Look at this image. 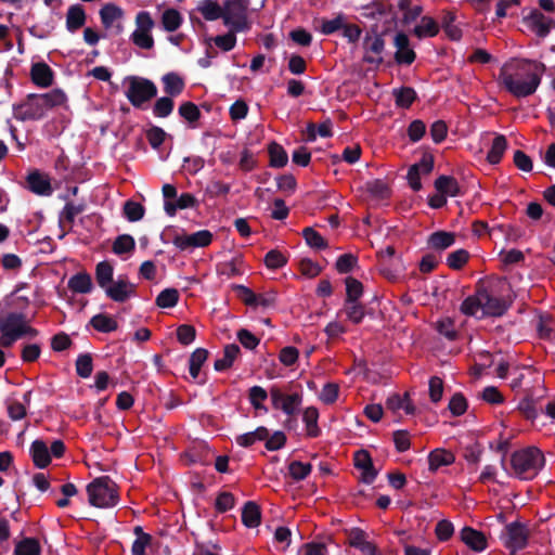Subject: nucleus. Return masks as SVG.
<instances>
[{
    "label": "nucleus",
    "instance_id": "f257e3e1",
    "mask_svg": "<svg viewBox=\"0 0 555 555\" xmlns=\"http://www.w3.org/2000/svg\"><path fill=\"white\" fill-rule=\"evenodd\" d=\"M543 73L541 63L513 59L502 66L498 82L517 98L528 96L539 87Z\"/></svg>",
    "mask_w": 555,
    "mask_h": 555
},
{
    "label": "nucleus",
    "instance_id": "f03ea898",
    "mask_svg": "<svg viewBox=\"0 0 555 555\" xmlns=\"http://www.w3.org/2000/svg\"><path fill=\"white\" fill-rule=\"evenodd\" d=\"M508 307V300L487 289L478 291L474 296L466 298L461 305V311L475 318L500 317Z\"/></svg>",
    "mask_w": 555,
    "mask_h": 555
},
{
    "label": "nucleus",
    "instance_id": "7ed1b4c3",
    "mask_svg": "<svg viewBox=\"0 0 555 555\" xmlns=\"http://www.w3.org/2000/svg\"><path fill=\"white\" fill-rule=\"evenodd\" d=\"M513 473L522 479L533 478L544 465L540 450L527 448L513 453L511 459Z\"/></svg>",
    "mask_w": 555,
    "mask_h": 555
},
{
    "label": "nucleus",
    "instance_id": "20e7f679",
    "mask_svg": "<svg viewBox=\"0 0 555 555\" xmlns=\"http://www.w3.org/2000/svg\"><path fill=\"white\" fill-rule=\"evenodd\" d=\"M89 503L98 508L114 507L119 500L116 485L107 477H100L87 487Z\"/></svg>",
    "mask_w": 555,
    "mask_h": 555
},
{
    "label": "nucleus",
    "instance_id": "39448f33",
    "mask_svg": "<svg viewBox=\"0 0 555 555\" xmlns=\"http://www.w3.org/2000/svg\"><path fill=\"white\" fill-rule=\"evenodd\" d=\"M0 345L4 347L11 346L22 337L36 335V331L20 314H10L3 319L0 322Z\"/></svg>",
    "mask_w": 555,
    "mask_h": 555
},
{
    "label": "nucleus",
    "instance_id": "423d86ee",
    "mask_svg": "<svg viewBox=\"0 0 555 555\" xmlns=\"http://www.w3.org/2000/svg\"><path fill=\"white\" fill-rule=\"evenodd\" d=\"M135 28L130 35L134 46L143 50H151L154 47L152 35L155 22L147 11H140L134 18Z\"/></svg>",
    "mask_w": 555,
    "mask_h": 555
},
{
    "label": "nucleus",
    "instance_id": "0eeeda50",
    "mask_svg": "<svg viewBox=\"0 0 555 555\" xmlns=\"http://www.w3.org/2000/svg\"><path fill=\"white\" fill-rule=\"evenodd\" d=\"M247 0H227L222 13L224 25L232 31L244 29L247 21Z\"/></svg>",
    "mask_w": 555,
    "mask_h": 555
},
{
    "label": "nucleus",
    "instance_id": "6e6552de",
    "mask_svg": "<svg viewBox=\"0 0 555 555\" xmlns=\"http://www.w3.org/2000/svg\"><path fill=\"white\" fill-rule=\"evenodd\" d=\"M127 82L128 89L126 96L134 106L141 105L156 94V87L146 79L130 77L127 79Z\"/></svg>",
    "mask_w": 555,
    "mask_h": 555
},
{
    "label": "nucleus",
    "instance_id": "1a4fd4ad",
    "mask_svg": "<svg viewBox=\"0 0 555 555\" xmlns=\"http://www.w3.org/2000/svg\"><path fill=\"white\" fill-rule=\"evenodd\" d=\"M13 114L18 120H38L43 118L48 111L39 95H30L22 104L14 106Z\"/></svg>",
    "mask_w": 555,
    "mask_h": 555
},
{
    "label": "nucleus",
    "instance_id": "9d476101",
    "mask_svg": "<svg viewBox=\"0 0 555 555\" xmlns=\"http://www.w3.org/2000/svg\"><path fill=\"white\" fill-rule=\"evenodd\" d=\"M212 241V233L208 230H201L194 233L177 234L172 243L180 250H192L208 246Z\"/></svg>",
    "mask_w": 555,
    "mask_h": 555
},
{
    "label": "nucleus",
    "instance_id": "9b49d317",
    "mask_svg": "<svg viewBox=\"0 0 555 555\" xmlns=\"http://www.w3.org/2000/svg\"><path fill=\"white\" fill-rule=\"evenodd\" d=\"M101 23L106 29H113L116 34L124 31L125 11L115 3L104 4L100 12Z\"/></svg>",
    "mask_w": 555,
    "mask_h": 555
},
{
    "label": "nucleus",
    "instance_id": "f8f14e48",
    "mask_svg": "<svg viewBox=\"0 0 555 555\" xmlns=\"http://www.w3.org/2000/svg\"><path fill=\"white\" fill-rule=\"evenodd\" d=\"M524 25L539 37H545L555 26V22L533 9L522 17Z\"/></svg>",
    "mask_w": 555,
    "mask_h": 555
},
{
    "label": "nucleus",
    "instance_id": "ddd939ff",
    "mask_svg": "<svg viewBox=\"0 0 555 555\" xmlns=\"http://www.w3.org/2000/svg\"><path fill=\"white\" fill-rule=\"evenodd\" d=\"M365 62L371 64H380L383 62V51L385 41L377 33L367 34L363 40Z\"/></svg>",
    "mask_w": 555,
    "mask_h": 555
},
{
    "label": "nucleus",
    "instance_id": "4468645a",
    "mask_svg": "<svg viewBox=\"0 0 555 555\" xmlns=\"http://www.w3.org/2000/svg\"><path fill=\"white\" fill-rule=\"evenodd\" d=\"M270 395L273 406L282 410L287 415H294L302 402L299 393L284 395L278 388H272Z\"/></svg>",
    "mask_w": 555,
    "mask_h": 555
},
{
    "label": "nucleus",
    "instance_id": "2eb2a0df",
    "mask_svg": "<svg viewBox=\"0 0 555 555\" xmlns=\"http://www.w3.org/2000/svg\"><path fill=\"white\" fill-rule=\"evenodd\" d=\"M348 544L360 551L362 555H380L375 543L369 540L367 534L359 529L351 528L347 531Z\"/></svg>",
    "mask_w": 555,
    "mask_h": 555
},
{
    "label": "nucleus",
    "instance_id": "dca6fc26",
    "mask_svg": "<svg viewBox=\"0 0 555 555\" xmlns=\"http://www.w3.org/2000/svg\"><path fill=\"white\" fill-rule=\"evenodd\" d=\"M503 540L505 546L512 551L522 548L527 543V530L519 524H509L505 527Z\"/></svg>",
    "mask_w": 555,
    "mask_h": 555
},
{
    "label": "nucleus",
    "instance_id": "f3484780",
    "mask_svg": "<svg viewBox=\"0 0 555 555\" xmlns=\"http://www.w3.org/2000/svg\"><path fill=\"white\" fill-rule=\"evenodd\" d=\"M433 166V158L430 156H424L420 163L410 167L408 172V181L414 191L421 190V176L428 175L431 171Z\"/></svg>",
    "mask_w": 555,
    "mask_h": 555
},
{
    "label": "nucleus",
    "instance_id": "a211bd4d",
    "mask_svg": "<svg viewBox=\"0 0 555 555\" xmlns=\"http://www.w3.org/2000/svg\"><path fill=\"white\" fill-rule=\"evenodd\" d=\"M393 44L396 48L395 59L399 64H411L415 60V53L410 48V41L405 34L398 33L395 36Z\"/></svg>",
    "mask_w": 555,
    "mask_h": 555
},
{
    "label": "nucleus",
    "instance_id": "6ab92c4d",
    "mask_svg": "<svg viewBox=\"0 0 555 555\" xmlns=\"http://www.w3.org/2000/svg\"><path fill=\"white\" fill-rule=\"evenodd\" d=\"M104 291L111 299L121 302L133 294L134 286L125 279H118L111 282Z\"/></svg>",
    "mask_w": 555,
    "mask_h": 555
},
{
    "label": "nucleus",
    "instance_id": "aec40b11",
    "mask_svg": "<svg viewBox=\"0 0 555 555\" xmlns=\"http://www.w3.org/2000/svg\"><path fill=\"white\" fill-rule=\"evenodd\" d=\"M386 406L388 410L396 414L403 413L405 415H411L415 413V406L410 401L408 393H404L403 396L398 393L389 396L386 401Z\"/></svg>",
    "mask_w": 555,
    "mask_h": 555
},
{
    "label": "nucleus",
    "instance_id": "412c9836",
    "mask_svg": "<svg viewBox=\"0 0 555 555\" xmlns=\"http://www.w3.org/2000/svg\"><path fill=\"white\" fill-rule=\"evenodd\" d=\"M461 540L475 552H481L487 547L486 537L469 527L461 530Z\"/></svg>",
    "mask_w": 555,
    "mask_h": 555
},
{
    "label": "nucleus",
    "instance_id": "4be33fe9",
    "mask_svg": "<svg viewBox=\"0 0 555 555\" xmlns=\"http://www.w3.org/2000/svg\"><path fill=\"white\" fill-rule=\"evenodd\" d=\"M33 82L41 88L50 87L53 82V72L46 63H36L30 70Z\"/></svg>",
    "mask_w": 555,
    "mask_h": 555
},
{
    "label": "nucleus",
    "instance_id": "5701e85b",
    "mask_svg": "<svg viewBox=\"0 0 555 555\" xmlns=\"http://www.w3.org/2000/svg\"><path fill=\"white\" fill-rule=\"evenodd\" d=\"M27 182L29 189L38 195L48 196L52 193L48 177L38 171L30 172L27 177Z\"/></svg>",
    "mask_w": 555,
    "mask_h": 555
},
{
    "label": "nucleus",
    "instance_id": "b1692460",
    "mask_svg": "<svg viewBox=\"0 0 555 555\" xmlns=\"http://www.w3.org/2000/svg\"><path fill=\"white\" fill-rule=\"evenodd\" d=\"M30 455L35 465L39 468L47 467L51 462L50 451L42 440H35L31 443Z\"/></svg>",
    "mask_w": 555,
    "mask_h": 555
},
{
    "label": "nucleus",
    "instance_id": "393cba45",
    "mask_svg": "<svg viewBox=\"0 0 555 555\" xmlns=\"http://www.w3.org/2000/svg\"><path fill=\"white\" fill-rule=\"evenodd\" d=\"M196 198L190 193L181 194L177 201H166L164 203V209L166 214L173 217L179 209L193 208L196 206Z\"/></svg>",
    "mask_w": 555,
    "mask_h": 555
},
{
    "label": "nucleus",
    "instance_id": "a878e982",
    "mask_svg": "<svg viewBox=\"0 0 555 555\" xmlns=\"http://www.w3.org/2000/svg\"><path fill=\"white\" fill-rule=\"evenodd\" d=\"M439 31L438 23L430 16H422L413 29L418 39L435 37Z\"/></svg>",
    "mask_w": 555,
    "mask_h": 555
},
{
    "label": "nucleus",
    "instance_id": "bb28decb",
    "mask_svg": "<svg viewBox=\"0 0 555 555\" xmlns=\"http://www.w3.org/2000/svg\"><path fill=\"white\" fill-rule=\"evenodd\" d=\"M454 242V234L446 231L434 232L427 238L428 247L434 250H444L452 246Z\"/></svg>",
    "mask_w": 555,
    "mask_h": 555
},
{
    "label": "nucleus",
    "instance_id": "cd10ccee",
    "mask_svg": "<svg viewBox=\"0 0 555 555\" xmlns=\"http://www.w3.org/2000/svg\"><path fill=\"white\" fill-rule=\"evenodd\" d=\"M354 465L362 470L365 482H372L375 479L376 472L373 468L372 460L366 451L360 450L354 454Z\"/></svg>",
    "mask_w": 555,
    "mask_h": 555
},
{
    "label": "nucleus",
    "instance_id": "c85d7f7f",
    "mask_svg": "<svg viewBox=\"0 0 555 555\" xmlns=\"http://www.w3.org/2000/svg\"><path fill=\"white\" fill-rule=\"evenodd\" d=\"M135 540L132 543V555H147V551L152 547V537L145 533L140 526L133 529Z\"/></svg>",
    "mask_w": 555,
    "mask_h": 555
},
{
    "label": "nucleus",
    "instance_id": "c756f323",
    "mask_svg": "<svg viewBox=\"0 0 555 555\" xmlns=\"http://www.w3.org/2000/svg\"><path fill=\"white\" fill-rule=\"evenodd\" d=\"M86 23V13L82 7L75 4L68 8L66 14V27L68 31L75 33Z\"/></svg>",
    "mask_w": 555,
    "mask_h": 555
},
{
    "label": "nucleus",
    "instance_id": "7c9ffc66",
    "mask_svg": "<svg viewBox=\"0 0 555 555\" xmlns=\"http://www.w3.org/2000/svg\"><path fill=\"white\" fill-rule=\"evenodd\" d=\"M92 280L90 274L87 272H79L73 275L68 281V287L70 291L80 294L90 293L92 289Z\"/></svg>",
    "mask_w": 555,
    "mask_h": 555
},
{
    "label": "nucleus",
    "instance_id": "2f4dec72",
    "mask_svg": "<svg viewBox=\"0 0 555 555\" xmlns=\"http://www.w3.org/2000/svg\"><path fill=\"white\" fill-rule=\"evenodd\" d=\"M429 469L437 470L442 466L451 465L454 462V455L450 451L437 449L429 454Z\"/></svg>",
    "mask_w": 555,
    "mask_h": 555
},
{
    "label": "nucleus",
    "instance_id": "473e14b6",
    "mask_svg": "<svg viewBox=\"0 0 555 555\" xmlns=\"http://www.w3.org/2000/svg\"><path fill=\"white\" fill-rule=\"evenodd\" d=\"M14 555H41V545L35 538H24L15 543Z\"/></svg>",
    "mask_w": 555,
    "mask_h": 555
},
{
    "label": "nucleus",
    "instance_id": "72a5a7b5",
    "mask_svg": "<svg viewBox=\"0 0 555 555\" xmlns=\"http://www.w3.org/2000/svg\"><path fill=\"white\" fill-rule=\"evenodd\" d=\"M182 22L183 16L176 9H166L162 14L160 23L166 31H176L181 26Z\"/></svg>",
    "mask_w": 555,
    "mask_h": 555
},
{
    "label": "nucleus",
    "instance_id": "f704fd0d",
    "mask_svg": "<svg viewBox=\"0 0 555 555\" xmlns=\"http://www.w3.org/2000/svg\"><path fill=\"white\" fill-rule=\"evenodd\" d=\"M85 210L83 204L67 203L60 214L59 221L62 228L72 227L75 218Z\"/></svg>",
    "mask_w": 555,
    "mask_h": 555
},
{
    "label": "nucleus",
    "instance_id": "c9c22d12",
    "mask_svg": "<svg viewBox=\"0 0 555 555\" xmlns=\"http://www.w3.org/2000/svg\"><path fill=\"white\" fill-rule=\"evenodd\" d=\"M39 96L48 112L55 107L65 106L67 102V96L61 89H53L48 93L40 94Z\"/></svg>",
    "mask_w": 555,
    "mask_h": 555
},
{
    "label": "nucleus",
    "instance_id": "e433bc0d",
    "mask_svg": "<svg viewBox=\"0 0 555 555\" xmlns=\"http://www.w3.org/2000/svg\"><path fill=\"white\" fill-rule=\"evenodd\" d=\"M197 10L204 16L205 20L216 21V20L222 17L223 5L220 7L218 3H216L211 0H203L198 4Z\"/></svg>",
    "mask_w": 555,
    "mask_h": 555
},
{
    "label": "nucleus",
    "instance_id": "4c0bfd02",
    "mask_svg": "<svg viewBox=\"0 0 555 555\" xmlns=\"http://www.w3.org/2000/svg\"><path fill=\"white\" fill-rule=\"evenodd\" d=\"M269 436V431L266 427H258L256 430L243 434L236 438L237 444L241 447H249L256 441L266 440Z\"/></svg>",
    "mask_w": 555,
    "mask_h": 555
},
{
    "label": "nucleus",
    "instance_id": "58836bf2",
    "mask_svg": "<svg viewBox=\"0 0 555 555\" xmlns=\"http://www.w3.org/2000/svg\"><path fill=\"white\" fill-rule=\"evenodd\" d=\"M435 186L438 192L451 197L456 196L460 191L457 182L447 176L439 177L435 182Z\"/></svg>",
    "mask_w": 555,
    "mask_h": 555
},
{
    "label": "nucleus",
    "instance_id": "ea45409f",
    "mask_svg": "<svg viewBox=\"0 0 555 555\" xmlns=\"http://www.w3.org/2000/svg\"><path fill=\"white\" fill-rule=\"evenodd\" d=\"M242 520L246 527H257L260 524L259 507L253 502L247 503L242 512Z\"/></svg>",
    "mask_w": 555,
    "mask_h": 555
},
{
    "label": "nucleus",
    "instance_id": "a19ab883",
    "mask_svg": "<svg viewBox=\"0 0 555 555\" xmlns=\"http://www.w3.org/2000/svg\"><path fill=\"white\" fill-rule=\"evenodd\" d=\"M113 266L107 261H102L96 264L95 278L98 284L104 289L111 282H113Z\"/></svg>",
    "mask_w": 555,
    "mask_h": 555
},
{
    "label": "nucleus",
    "instance_id": "79ce46f5",
    "mask_svg": "<svg viewBox=\"0 0 555 555\" xmlns=\"http://www.w3.org/2000/svg\"><path fill=\"white\" fill-rule=\"evenodd\" d=\"M318 418L319 412L315 408L309 406L304 410L302 421L306 424L307 434L311 437H315L319 434Z\"/></svg>",
    "mask_w": 555,
    "mask_h": 555
},
{
    "label": "nucleus",
    "instance_id": "37998d69",
    "mask_svg": "<svg viewBox=\"0 0 555 555\" xmlns=\"http://www.w3.org/2000/svg\"><path fill=\"white\" fill-rule=\"evenodd\" d=\"M91 325L99 332L109 333L117 328V322L114 318L106 314H96L91 321Z\"/></svg>",
    "mask_w": 555,
    "mask_h": 555
},
{
    "label": "nucleus",
    "instance_id": "c03bdc74",
    "mask_svg": "<svg viewBox=\"0 0 555 555\" xmlns=\"http://www.w3.org/2000/svg\"><path fill=\"white\" fill-rule=\"evenodd\" d=\"M507 143L503 135H496L492 142V146L488 153L487 159L490 164H498L504 151L506 150Z\"/></svg>",
    "mask_w": 555,
    "mask_h": 555
},
{
    "label": "nucleus",
    "instance_id": "a18cd8bd",
    "mask_svg": "<svg viewBox=\"0 0 555 555\" xmlns=\"http://www.w3.org/2000/svg\"><path fill=\"white\" fill-rule=\"evenodd\" d=\"M240 352V348L236 345H229L224 348V354L221 359H218L215 362V369L217 371H222L232 365L234 360L236 359Z\"/></svg>",
    "mask_w": 555,
    "mask_h": 555
},
{
    "label": "nucleus",
    "instance_id": "49530a36",
    "mask_svg": "<svg viewBox=\"0 0 555 555\" xmlns=\"http://www.w3.org/2000/svg\"><path fill=\"white\" fill-rule=\"evenodd\" d=\"M343 312L352 323H360L364 318V308L357 301H346Z\"/></svg>",
    "mask_w": 555,
    "mask_h": 555
},
{
    "label": "nucleus",
    "instance_id": "de8ad7c7",
    "mask_svg": "<svg viewBox=\"0 0 555 555\" xmlns=\"http://www.w3.org/2000/svg\"><path fill=\"white\" fill-rule=\"evenodd\" d=\"M207 350L203 348L196 349L190 357V374L195 379L197 378L201 367L207 360Z\"/></svg>",
    "mask_w": 555,
    "mask_h": 555
},
{
    "label": "nucleus",
    "instance_id": "09e8293b",
    "mask_svg": "<svg viewBox=\"0 0 555 555\" xmlns=\"http://www.w3.org/2000/svg\"><path fill=\"white\" fill-rule=\"evenodd\" d=\"M179 293L175 288L164 289L156 298L159 308H172L178 304Z\"/></svg>",
    "mask_w": 555,
    "mask_h": 555
},
{
    "label": "nucleus",
    "instance_id": "8fccbe9b",
    "mask_svg": "<svg viewBox=\"0 0 555 555\" xmlns=\"http://www.w3.org/2000/svg\"><path fill=\"white\" fill-rule=\"evenodd\" d=\"M398 8L403 12L404 23H411L422 13L420 5H413L410 0H399Z\"/></svg>",
    "mask_w": 555,
    "mask_h": 555
},
{
    "label": "nucleus",
    "instance_id": "3c124183",
    "mask_svg": "<svg viewBox=\"0 0 555 555\" xmlns=\"http://www.w3.org/2000/svg\"><path fill=\"white\" fill-rule=\"evenodd\" d=\"M269 154H270V163L273 167L281 168L286 165L288 157L284 149L276 144L272 143L269 146Z\"/></svg>",
    "mask_w": 555,
    "mask_h": 555
},
{
    "label": "nucleus",
    "instance_id": "603ef678",
    "mask_svg": "<svg viewBox=\"0 0 555 555\" xmlns=\"http://www.w3.org/2000/svg\"><path fill=\"white\" fill-rule=\"evenodd\" d=\"M165 91L170 95H178L183 90V80L176 74H168L163 78Z\"/></svg>",
    "mask_w": 555,
    "mask_h": 555
},
{
    "label": "nucleus",
    "instance_id": "864d4df0",
    "mask_svg": "<svg viewBox=\"0 0 555 555\" xmlns=\"http://www.w3.org/2000/svg\"><path fill=\"white\" fill-rule=\"evenodd\" d=\"M339 386L334 383H327L319 393V400L325 404H332L338 399Z\"/></svg>",
    "mask_w": 555,
    "mask_h": 555
},
{
    "label": "nucleus",
    "instance_id": "5fc2aeb1",
    "mask_svg": "<svg viewBox=\"0 0 555 555\" xmlns=\"http://www.w3.org/2000/svg\"><path fill=\"white\" fill-rule=\"evenodd\" d=\"M267 398L268 393L262 387L254 386L250 388L249 401L256 410H263L264 412H267V409L263 405V402L267 400Z\"/></svg>",
    "mask_w": 555,
    "mask_h": 555
},
{
    "label": "nucleus",
    "instance_id": "6e6d98bb",
    "mask_svg": "<svg viewBox=\"0 0 555 555\" xmlns=\"http://www.w3.org/2000/svg\"><path fill=\"white\" fill-rule=\"evenodd\" d=\"M455 16L453 13H447L443 17V29L447 36L452 40H460L462 37L461 28L454 24Z\"/></svg>",
    "mask_w": 555,
    "mask_h": 555
},
{
    "label": "nucleus",
    "instance_id": "4d7b16f0",
    "mask_svg": "<svg viewBox=\"0 0 555 555\" xmlns=\"http://www.w3.org/2000/svg\"><path fill=\"white\" fill-rule=\"evenodd\" d=\"M124 214L129 221H139L144 216V208L141 204L129 201L124 206Z\"/></svg>",
    "mask_w": 555,
    "mask_h": 555
},
{
    "label": "nucleus",
    "instance_id": "13d9d810",
    "mask_svg": "<svg viewBox=\"0 0 555 555\" xmlns=\"http://www.w3.org/2000/svg\"><path fill=\"white\" fill-rule=\"evenodd\" d=\"M345 283L347 292L346 301H357L363 292L362 284L358 280L350 276L346 279Z\"/></svg>",
    "mask_w": 555,
    "mask_h": 555
},
{
    "label": "nucleus",
    "instance_id": "bf43d9fd",
    "mask_svg": "<svg viewBox=\"0 0 555 555\" xmlns=\"http://www.w3.org/2000/svg\"><path fill=\"white\" fill-rule=\"evenodd\" d=\"M134 248V240L130 235H120L116 238L113 245V250L117 255H122L131 251Z\"/></svg>",
    "mask_w": 555,
    "mask_h": 555
},
{
    "label": "nucleus",
    "instance_id": "052dcab7",
    "mask_svg": "<svg viewBox=\"0 0 555 555\" xmlns=\"http://www.w3.org/2000/svg\"><path fill=\"white\" fill-rule=\"evenodd\" d=\"M287 258L279 250H270L264 257V263L269 269H279L285 266Z\"/></svg>",
    "mask_w": 555,
    "mask_h": 555
},
{
    "label": "nucleus",
    "instance_id": "680f3d73",
    "mask_svg": "<svg viewBox=\"0 0 555 555\" xmlns=\"http://www.w3.org/2000/svg\"><path fill=\"white\" fill-rule=\"evenodd\" d=\"M311 472V465L302 462H293L289 465V475L296 479H305Z\"/></svg>",
    "mask_w": 555,
    "mask_h": 555
},
{
    "label": "nucleus",
    "instance_id": "e2e57ef3",
    "mask_svg": "<svg viewBox=\"0 0 555 555\" xmlns=\"http://www.w3.org/2000/svg\"><path fill=\"white\" fill-rule=\"evenodd\" d=\"M196 331L192 325L183 324L177 328V338L183 345H190L194 341Z\"/></svg>",
    "mask_w": 555,
    "mask_h": 555
},
{
    "label": "nucleus",
    "instance_id": "0e129e2a",
    "mask_svg": "<svg viewBox=\"0 0 555 555\" xmlns=\"http://www.w3.org/2000/svg\"><path fill=\"white\" fill-rule=\"evenodd\" d=\"M467 260H468V253L464 249H459V250L451 253L448 256L447 262L450 268L460 269L466 263Z\"/></svg>",
    "mask_w": 555,
    "mask_h": 555
},
{
    "label": "nucleus",
    "instance_id": "69168bd1",
    "mask_svg": "<svg viewBox=\"0 0 555 555\" xmlns=\"http://www.w3.org/2000/svg\"><path fill=\"white\" fill-rule=\"evenodd\" d=\"M304 237L307 244L313 248L320 249L326 246L324 238L311 228H307L304 230Z\"/></svg>",
    "mask_w": 555,
    "mask_h": 555
},
{
    "label": "nucleus",
    "instance_id": "338daca9",
    "mask_svg": "<svg viewBox=\"0 0 555 555\" xmlns=\"http://www.w3.org/2000/svg\"><path fill=\"white\" fill-rule=\"evenodd\" d=\"M299 270L302 275L311 279L320 274L321 267L310 259H301L299 262Z\"/></svg>",
    "mask_w": 555,
    "mask_h": 555
},
{
    "label": "nucleus",
    "instance_id": "774afa93",
    "mask_svg": "<svg viewBox=\"0 0 555 555\" xmlns=\"http://www.w3.org/2000/svg\"><path fill=\"white\" fill-rule=\"evenodd\" d=\"M467 409V403L462 395H454L449 402V410L455 416L462 415Z\"/></svg>",
    "mask_w": 555,
    "mask_h": 555
}]
</instances>
